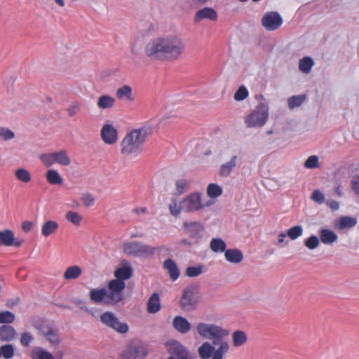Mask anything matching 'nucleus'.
<instances>
[{
	"label": "nucleus",
	"mask_w": 359,
	"mask_h": 359,
	"mask_svg": "<svg viewBox=\"0 0 359 359\" xmlns=\"http://www.w3.org/2000/svg\"><path fill=\"white\" fill-rule=\"evenodd\" d=\"M286 234L284 233H280L278 235V244H280L284 242Z\"/></svg>",
	"instance_id": "774afa93"
},
{
	"label": "nucleus",
	"mask_w": 359,
	"mask_h": 359,
	"mask_svg": "<svg viewBox=\"0 0 359 359\" xmlns=\"http://www.w3.org/2000/svg\"><path fill=\"white\" fill-rule=\"evenodd\" d=\"M125 287L124 281L111 280L108 284V290H107V304L113 305L122 301Z\"/></svg>",
	"instance_id": "1a4fd4ad"
},
{
	"label": "nucleus",
	"mask_w": 359,
	"mask_h": 359,
	"mask_svg": "<svg viewBox=\"0 0 359 359\" xmlns=\"http://www.w3.org/2000/svg\"><path fill=\"white\" fill-rule=\"evenodd\" d=\"M210 1L211 0H191L192 3L194 4L199 5V6L203 5Z\"/></svg>",
	"instance_id": "338daca9"
},
{
	"label": "nucleus",
	"mask_w": 359,
	"mask_h": 359,
	"mask_svg": "<svg viewBox=\"0 0 359 359\" xmlns=\"http://www.w3.org/2000/svg\"><path fill=\"white\" fill-rule=\"evenodd\" d=\"M210 247L214 252H225L226 245L222 238H215L211 240Z\"/></svg>",
	"instance_id": "4c0bfd02"
},
{
	"label": "nucleus",
	"mask_w": 359,
	"mask_h": 359,
	"mask_svg": "<svg viewBox=\"0 0 359 359\" xmlns=\"http://www.w3.org/2000/svg\"><path fill=\"white\" fill-rule=\"evenodd\" d=\"M304 167L308 169H313L319 167L318 157L317 156H309L304 164Z\"/></svg>",
	"instance_id": "5fc2aeb1"
},
{
	"label": "nucleus",
	"mask_w": 359,
	"mask_h": 359,
	"mask_svg": "<svg viewBox=\"0 0 359 359\" xmlns=\"http://www.w3.org/2000/svg\"><path fill=\"white\" fill-rule=\"evenodd\" d=\"M59 228L57 222L48 220L41 227V233L43 236L48 237L51 234L55 233Z\"/></svg>",
	"instance_id": "c85d7f7f"
},
{
	"label": "nucleus",
	"mask_w": 359,
	"mask_h": 359,
	"mask_svg": "<svg viewBox=\"0 0 359 359\" xmlns=\"http://www.w3.org/2000/svg\"><path fill=\"white\" fill-rule=\"evenodd\" d=\"M32 359H55L53 355L48 351L41 347H35L32 351Z\"/></svg>",
	"instance_id": "e433bc0d"
},
{
	"label": "nucleus",
	"mask_w": 359,
	"mask_h": 359,
	"mask_svg": "<svg viewBox=\"0 0 359 359\" xmlns=\"http://www.w3.org/2000/svg\"><path fill=\"white\" fill-rule=\"evenodd\" d=\"M199 304V297L197 290L193 285L184 288L180 300V306L182 310L186 312H191L196 310Z\"/></svg>",
	"instance_id": "20e7f679"
},
{
	"label": "nucleus",
	"mask_w": 359,
	"mask_h": 359,
	"mask_svg": "<svg viewBox=\"0 0 359 359\" xmlns=\"http://www.w3.org/2000/svg\"><path fill=\"white\" fill-rule=\"evenodd\" d=\"M352 189L355 194L359 196V175L351 181Z\"/></svg>",
	"instance_id": "680f3d73"
},
{
	"label": "nucleus",
	"mask_w": 359,
	"mask_h": 359,
	"mask_svg": "<svg viewBox=\"0 0 359 359\" xmlns=\"http://www.w3.org/2000/svg\"><path fill=\"white\" fill-rule=\"evenodd\" d=\"M32 325L39 331V334L45 337L54 327L45 322L33 320Z\"/></svg>",
	"instance_id": "7c9ffc66"
},
{
	"label": "nucleus",
	"mask_w": 359,
	"mask_h": 359,
	"mask_svg": "<svg viewBox=\"0 0 359 359\" xmlns=\"http://www.w3.org/2000/svg\"><path fill=\"white\" fill-rule=\"evenodd\" d=\"M208 19L210 20L215 21L217 19V13L216 11L210 7H205L198 10L194 17V22L198 23L201 20Z\"/></svg>",
	"instance_id": "f3484780"
},
{
	"label": "nucleus",
	"mask_w": 359,
	"mask_h": 359,
	"mask_svg": "<svg viewBox=\"0 0 359 359\" xmlns=\"http://www.w3.org/2000/svg\"><path fill=\"white\" fill-rule=\"evenodd\" d=\"M319 236L321 242L325 245H332L337 241L338 236L337 233L327 229H320Z\"/></svg>",
	"instance_id": "4be33fe9"
},
{
	"label": "nucleus",
	"mask_w": 359,
	"mask_h": 359,
	"mask_svg": "<svg viewBox=\"0 0 359 359\" xmlns=\"http://www.w3.org/2000/svg\"><path fill=\"white\" fill-rule=\"evenodd\" d=\"M182 228L184 234L194 243H199L203 236L205 226L203 223L197 221H185L183 222Z\"/></svg>",
	"instance_id": "f8f14e48"
},
{
	"label": "nucleus",
	"mask_w": 359,
	"mask_h": 359,
	"mask_svg": "<svg viewBox=\"0 0 359 359\" xmlns=\"http://www.w3.org/2000/svg\"><path fill=\"white\" fill-rule=\"evenodd\" d=\"M215 350L213 344L205 341L198 347V353L201 359H209L213 356Z\"/></svg>",
	"instance_id": "5701e85b"
},
{
	"label": "nucleus",
	"mask_w": 359,
	"mask_h": 359,
	"mask_svg": "<svg viewBox=\"0 0 359 359\" xmlns=\"http://www.w3.org/2000/svg\"><path fill=\"white\" fill-rule=\"evenodd\" d=\"M1 356L5 359H11L14 355V347L12 344H8L2 346L0 348Z\"/></svg>",
	"instance_id": "c03bdc74"
},
{
	"label": "nucleus",
	"mask_w": 359,
	"mask_h": 359,
	"mask_svg": "<svg viewBox=\"0 0 359 359\" xmlns=\"http://www.w3.org/2000/svg\"><path fill=\"white\" fill-rule=\"evenodd\" d=\"M90 298L95 303L107 304V290L104 288L93 289L90 292Z\"/></svg>",
	"instance_id": "a878e982"
},
{
	"label": "nucleus",
	"mask_w": 359,
	"mask_h": 359,
	"mask_svg": "<svg viewBox=\"0 0 359 359\" xmlns=\"http://www.w3.org/2000/svg\"><path fill=\"white\" fill-rule=\"evenodd\" d=\"M152 130L149 127H142L128 133L121 142V151L123 155H140L147 138Z\"/></svg>",
	"instance_id": "7ed1b4c3"
},
{
	"label": "nucleus",
	"mask_w": 359,
	"mask_h": 359,
	"mask_svg": "<svg viewBox=\"0 0 359 359\" xmlns=\"http://www.w3.org/2000/svg\"><path fill=\"white\" fill-rule=\"evenodd\" d=\"M116 96L120 100H126L128 102H133L135 100L133 88L129 85H123L117 88L116 91Z\"/></svg>",
	"instance_id": "6ab92c4d"
},
{
	"label": "nucleus",
	"mask_w": 359,
	"mask_h": 359,
	"mask_svg": "<svg viewBox=\"0 0 359 359\" xmlns=\"http://www.w3.org/2000/svg\"><path fill=\"white\" fill-rule=\"evenodd\" d=\"M357 224V219L354 217L349 216H344L339 218L336 226L340 230H343L347 228H351Z\"/></svg>",
	"instance_id": "cd10ccee"
},
{
	"label": "nucleus",
	"mask_w": 359,
	"mask_h": 359,
	"mask_svg": "<svg viewBox=\"0 0 359 359\" xmlns=\"http://www.w3.org/2000/svg\"><path fill=\"white\" fill-rule=\"evenodd\" d=\"M172 326L181 334L188 333L191 328V325L188 320L181 316H177L174 318Z\"/></svg>",
	"instance_id": "a211bd4d"
},
{
	"label": "nucleus",
	"mask_w": 359,
	"mask_h": 359,
	"mask_svg": "<svg viewBox=\"0 0 359 359\" xmlns=\"http://www.w3.org/2000/svg\"><path fill=\"white\" fill-rule=\"evenodd\" d=\"M161 309L160 296L157 292L153 293L149 297L147 304V312L151 314L156 313Z\"/></svg>",
	"instance_id": "412c9836"
},
{
	"label": "nucleus",
	"mask_w": 359,
	"mask_h": 359,
	"mask_svg": "<svg viewBox=\"0 0 359 359\" xmlns=\"http://www.w3.org/2000/svg\"><path fill=\"white\" fill-rule=\"evenodd\" d=\"M102 324L118 333L126 334L128 332V326L126 323L120 322L116 316L111 311H105L100 316Z\"/></svg>",
	"instance_id": "9b49d317"
},
{
	"label": "nucleus",
	"mask_w": 359,
	"mask_h": 359,
	"mask_svg": "<svg viewBox=\"0 0 359 359\" xmlns=\"http://www.w3.org/2000/svg\"><path fill=\"white\" fill-rule=\"evenodd\" d=\"M186 50L184 40L177 34H168L150 40L144 48L145 55L152 60L175 62Z\"/></svg>",
	"instance_id": "f257e3e1"
},
{
	"label": "nucleus",
	"mask_w": 359,
	"mask_h": 359,
	"mask_svg": "<svg viewBox=\"0 0 359 359\" xmlns=\"http://www.w3.org/2000/svg\"><path fill=\"white\" fill-rule=\"evenodd\" d=\"M81 200L83 204L88 207L92 206L95 203V198L89 193L84 194L81 197Z\"/></svg>",
	"instance_id": "13d9d810"
},
{
	"label": "nucleus",
	"mask_w": 359,
	"mask_h": 359,
	"mask_svg": "<svg viewBox=\"0 0 359 359\" xmlns=\"http://www.w3.org/2000/svg\"><path fill=\"white\" fill-rule=\"evenodd\" d=\"M114 275L116 276L115 280L124 281L132 276L133 269L130 266H122L116 270Z\"/></svg>",
	"instance_id": "2f4dec72"
},
{
	"label": "nucleus",
	"mask_w": 359,
	"mask_h": 359,
	"mask_svg": "<svg viewBox=\"0 0 359 359\" xmlns=\"http://www.w3.org/2000/svg\"><path fill=\"white\" fill-rule=\"evenodd\" d=\"M327 204L333 210H337L339 208V203L336 201H327Z\"/></svg>",
	"instance_id": "0e129e2a"
},
{
	"label": "nucleus",
	"mask_w": 359,
	"mask_h": 359,
	"mask_svg": "<svg viewBox=\"0 0 359 359\" xmlns=\"http://www.w3.org/2000/svg\"><path fill=\"white\" fill-rule=\"evenodd\" d=\"M306 98V95L301 94L298 95H293L288 98V107L290 109H294L296 107H300Z\"/></svg>",
	"instance_id": "58836bf2"
},
{
	"label": "nucleus",
	"mask_w": 359,
	"mask_h": 359,
	"mask_svg": "<svg viewBox=\"0 0 359 359\" xmlns=\"http://www.w3.org/2000/svg\"><path fill=\"white\" fill-rule=\"evenodd\" d=\"M80 110H81V104L79 102H73L67 109V111L68 116L69 117H72V116H75Z\"/></svg>",
	"instance_id": "4d7b16f0"
},
{
	"label": "nucleus",
	"mask_w": 359,
	"mask_h": 359,
	"mask_svg": "<svg viewBox=\"0 0 359 359\" xmlns=\"http://www.w3.org/2000/svg\"><path fill=\"white\" fill-rule=\"evenodd\" d=\"M102 140L107 144H114L118 140V131L111 124H104L101 129Z\"/></svg>",
	"instance_id": "dca6fc26"
},
{
	"label": "nucleus",
	"mask_w": 359,
	"mask_h": 359,
	"mask_svg": "<svg viewBox=\"0 0 359 359\" xmlns=\"http://www.w3.org/2000/svg\"><path fill=\"white\" fill-rule=\"evenodd\" d=\"M15 177L18 181L25 184H27L32 180L30 172L25 168H18L15 170Z\"/></svg>",
	"instance_id": "c9c22d12"
},
{
	"label": "nucleus",
	"mask_w": 359,
	"mask_h": 359,
	"mask_svg": "<svg viewBox=\"0 0 359 359\" xmlns=\"http://www.w3.org/2000/svg\"><path fill=\"white\" fill-rule=\"evenodd\" d=\"M205 266L199 264L196 266H189L187 268L185 274L191 278H194L200 276L204 272Z\"/></svg>",
	"instance_id": "a19ab883"
},
{
	"label": "nucleus",
	"mask_w": 359,
	"mask_h": 359,
	"mask_svg": "<svg viewBox=\"0 0 359 359\" xmlns=\"http://www.w3.org/2000/svg\"><path fill=\"white\" fill-rule=\"evenodd\" d=\"M163 267L169 273L172 280H176L180 276V270L176 263L171 259H167L163 264Z\"/></svg>",
	"instance_id": "b1692460"
},
{
	"label": "nucleus",
	"mask_w": 359,
	"mask_h": 359,
	"mask_svg": "<svg viewBox=\"0 0 359 359\" xmlns=\"http://www.w3.org/2000/svg\"><path fill=\"white\" fill-rule=\"evenodd\" d=\"M39 159L47 168L52 166L55 163L62 166H69L71 164L70 157L65 149L52 153L41 154L39 156Z\"/></svg>",
	"instance_id": "0eeeda50"
},
{
	"label": "nucleus",
	"mask_w": 359,
	"mask_h": 359,
	"mask_svg": "<svg viewBox=\"0 0 359 359\" xmlns=\"http://www.w3.org/2000/svg\"><path fill=\"white\" fill-rule=\"evenodd\" d=\"M17 335V332L13 327L8 325L0 326V341L9 342L13 340Z\"/></svg>",
	"instance_id": "aec40b11"
},
{
	"label": "nucleus",
	"mask_w": 359,
	"mask_h": 359,
	"mask_svg": "<svg viewBox=\"0 0 359 359\" xmlns=\"http://www.w3.org/2000/svg\"><path fill=\"white\" fill-rule=\"evenodd\" d=\"M237 156L233 155L231 160L223 163L219 170V175L222 177H228L237 165Z\"/></svg>",
	"instance_id": "393cba45"
},
{
	"label": "nucleus",
	"mask_w": 359,
	"mask_h": 359,
	"mask_svg": "<svg viewBox=\"0 0 359 359\" xmlns=\"http://www.w3.org/2000/svg\"><path fill=\"white\" fill-rule=\"evenodd\" d=\"M148 354L147 346L138 340L130 341L121 354L123 359H144Z\"/></svg>",
	"instance_id": "6e6552de"
},
{
	"label": "nucleus",
	"mask_w": 359,
	"mask_h": 359,
	"mask_svg": "<svg viewBox=\"0 0 359 359\" xmlns=\"http://www.w3.org/2000/svg\"><path fill=\"white\" fill-rule=\"evenodd\" d=\"M34 339V336L30 332H25L21 334L20 341L22 346L28 347Z\"/></svg>",
	"instance_id": "3c124183"
},
{
	"label": "nucleus",
	"mask_w": 359,
	"mask_h": 359,
	"mask_svg": "<svg viewBox=\"0 0 359 359\" xmlns=\"http://www.w3.org/2000/svg\"><path fill=\"white\" fill-rule=\"evenodd\" d=\"M303 233V229L302 226L297 225L292 226L287 231V235L292 240H295L299 236H301Z\"/></svg>",
	"instance_id": "de8ad7c7"
},
{
	"label": "nucleus",
	"mask_w": 359,
	"mask_h": 359,
	"mask_svg": "<svg viewBox=\"0 0 359 359\" xmlns=\"http://www.w3.org/2000/svg\"><path fill=\"white\" fill-rule=\"evenodd\" d=\"M115 104V99L107 95L100 96L97 102L98 108L105 109L112 108Z\"/></svg>",
	"instance_id": "72a5a7b5"
},
{
	"label": "nucleus",
	"mask_w": 359,
	"mask_h": 359,
	"mask_svg": "<svg viewBox=\"0 0 359 359\" xmlns=\"http://www.w3.org/2000/svg\"><path fill=\"white\" fill-rule=\"evenodd\" d=\"M66 219L74 225H79L82 217L76 212L69 211L66 214Z\"/></svg>",
	"instance_id": "8fccbe9b"
},
{
	"label": "nucleus",
	"mask_w": 359,
	"mask_h": 359,
	"mask_svg": "<svg viewBox=\"0 0 359 359\" xmlns=\"http://www.w3.org/2000/svg\"><path fill=\"white\" fill-rule=\"evenodd\" d=\"M311 199L318 203H323L325 201V196L319 190H315L312 193Z\"/></svg>",
	"instance_id": "bf43d9fd"
},
{
	"label": "nucleus",
	"mask_w": 359,
	"mask_h": 359,
	"mask_svg": "<svg viewBox=\"0 0 359 359\" xmlns=\"http://www.w3.org/2000/svg\"><path fill=\"white\" fill-rule=\"evenodd\" d=\"M201 192H194L189 194L181 201V208L185 212H194L206 207L208 204L202 202Z\"/></svg>",
	"instance_id": "9d476101"
},
{
	"label": "nucleus",
	"mask_w": 359,
	"mask_h": 359,
	"mask_svg": "<svg viewBox=\"0 0 359 359\" xmlns=\"http://www.w3.org/2000/svg\"><path fill=\"white\" fill-rule=\"evenodd\" d=\"M198 334L204 339H212V344L218 346L214 352L212 359H224V355L229 351V345L224 337L229 334V332L212 323H199L196 325Z\"/></svg>",
	"instance_id": "f03ea898"
},
{
	"label": "nucleus",
	"mask_w": 359,
	"mask_h": 359,
	"mask_svg": "<svg viewBox=\"0 0 359 359\" xmlns=\"http://www.w3.org/2000/svg\"><path fill=\"white\" fill-rule=\"evenodd\" d=\"M304 245L309 250H314L320 245V241L317 236L312 235L304 241Z\"/></svg>",
	"instance_id": "a18cd8bd"
},
{
	"label": "nucleus",
	"mask_w": 359,
	"mask_h": 359,
	"mask_svg": "<svg viewBox=\"0 0 359 359\" xmlns=\"http://www.w3.org/2000/svg\"><path fill=\"white\" fill-rule=\"evenodd\" d=\"M249 93L245 86H241L235 93L233 98L236 101H242L248 97Z\"/></svg>",
	"instance_id": "864d4df0"
},
{
	"label": "nucleus",
	"mask_w": 359,
	"mask_h": 359,
	"mask_svg": "<svg viewBox=\"0 0 359 359\" xmlns=\"http://www.w3.org/2000/svg\"><path fill=\"white\" fill-rule=\"evenodd\" d=\"M180 243L181 245L186 248H191L194 245L198 244V243H194V241L191 240L189 237L188 238H182L180 240Z\"/></svg>",
	"instance_id": "052dcab7"
},
{
	"label": "nucleus",
	"mask_w": 359,
	"mask_h": 359,
	"mask_svg": "<svg viewBox=\"0 0 359 359\" xmlns=\"http://www.w3.org/2000/svg\"><path fill=\"white\" fill-rule=\"evenodd\" d=\"M225 259L233 264H238L243 259V255L240 250L229 249L225 251Z\"/></svg>",
	"instance_id": "bb28decb"
},
{
	"label": "nucleus",
	"mask_w": 359,
	"mask_h": 359,
	"mask_svg": "<svg viewBox=\"0 0 359 359\" xmlns=\"http://www.w3.org/2000/svg\"><path fill=\"white\" fill-rule=\"evenodd\" d=\"M20 302V299L18 298L16 299H10L6 303V306L8 307H13V306L15 305H17L18 304H19Z\"/></svg>",
	"instance_id": "69168bd1"
},
{
	"label": "nucleus",
	"mask_w": 359,
	"mask_h": 359,
	"mask_svg": "<svg viewBox=\"0 0 359 359\" xmlns=\"http://www.w3.org/2000/svg\"><path fill=\"white\" fill-rule=\"evenodd\" d=\"M168 351L176 355L178 359H193V356L180 342L176 340L168 341L166 344Z\"/></svg>",
	"instance_id": "4468645a"
},
{
	"label": "nucleus",
	"mask_w": 359,
	"mask_h": 359,
	"mask_svg": "<svg viewBox=\"0 0 359 359\" xmlns=\"http://www.w3.org/2000/svg\"><path fill=\"white\" fill-rule=\"evenodd\" d=\"M24 243V240L15 238L14 233L9 229L0 231V245L4 246L20 247Z\"/></svg>",
	"instance_id": "2eb2a0df"
},
{
	"label": "nucleus",
	"mask_w": 359,
	"mask_h": 359,
	"mask_svg": "<svg viewBox=\"0 0 359 359\" xmlns=\"http://www.w3.org/2000/svg\"><path fill=\"white\" fill-rule=\"evenodd\" d=\"M169 210L170 214L174 217H177L180 215L182 210L181 208V202L180 204L177 203V201L176 198H172L171 203L169 205Z\"/></svg>",
	"instance_id": "09e8293b"
},
{
	"label": "nucleus",
	"mask_w": 359,
	"mask_h": 359,
	"mask_svg": "<svg viewBox=\"0 0 359 359\" xmlns=\"http://www.w3.org/2000/svg\"><path fill=\"white\" fill-rule=\"evenodd\" d=\"M189 184V182L187 180L181 179L177 180L175 183L177 194L180 195L185 192L188 189Z\"/></svg>",
	"instance_id": "603ef678"
},
{
	"label": "nucleus",
	"mask_w": 359,
	"mask_h": 359,
	"mask_svg": "<svg viewBox=\"0 0 359 359\" xmlns=\"http://www.w3.org/2000/svg\"><path fill=\"white\" fill-rule=\"evenodd\" d=\"M232 341L235 347L243 346L248 341V335L242 330H236L232 334Z\"/></svg>",
	"instance_id": "c756f323"
},
{
	"label": "nucleus",
	"mask_w": 359,
	"mask_h": 359,
	"mask_svg": "<svg viewBox=\"0 0 359 359\" xmlns=\"http://www.w3.org/2000/svg\"><path fill=\"white\" fill-rule=\"evenodd\" d=\"M49 341L50 345H57L60 343V337L58 331L56 328H53L45 337Z\"/></svg>",
	"instance_id": "49530a36"
},
{
	"label": "nucleus",
	"mask_w": 359,
	"mask_h": 359,
	"mask_svg": "<svg viewBox=\"0 0 359 359\" xmlns=\"http://www.w3.org/2000/svg\"><path fill=\"white\" fill-rule=\"evenodd\" d=\"M269 117L268 105L264 102L259 103L256 109L245 118L248 127L256 128L263 126Z\"/></svg>",
	"instance_id": "39448f33"
},
{
	"label": "nucleus",
	"mask_w": 359,
	"mask_h": 359,
	"mask_svg": "<svg viewBox=\"0 0 359 359\" xmlns=\"http://www.w3.org/2000/svg\"><path fill=\"white\" fill-rule=\"evenodd\" d=\"M283 24V18L277 12H269L264 15L262 20V26L268 31H274Z\"/></svg>",
	"instance_id": "ddd939ff"
},
{
	"label": "nucleus",
	"mask_w": 359,
	"mask_h": 359,
	"mask_svg": "<svg viewBox=\"0 0 359 359\" xmlns=\"http://www.w3.org/2000/svg\"><path fill=\"white\" fill-rule=\"evenodd\" d=\"M123 250L128 255L149 257L156 252L157 248L139 242H126L123 245Z\"/></svg>",
	"instance_id": "423d86ee"
},
{
	"label": "nucleus",
	"mask_w": 359,
	"mask_h": 359,
	"mask_svg": "<svg viewBox=\"0 0 359 359\" xmlns=\"http://www.w3.org/2000/svg\"><path fill=\"white\" fill-rule=\"evenodd\" d=\"M33 227V223L30 221H25L22 224V229L24 232L28 233L29 232Z\"/></svg>",
	"instance_id": "e2e57ef3"
},
{
	"label": "nucleus",
	"mask_w": 359,
	"mask_h": 359,
	"mask_svg": "<svg viewBox=\"0 0 359 359\" xmlns=\"http://www.w3.org/2000/svg\"><path fill=\"white\" fill-rule=\"evenodd\" d=\"M207 194L210 198H217L222 195V189L216 184H210L207 188Z\"/></svg>",
	"instance_id": "79ce46f5"
},
{
	"label": "nucleus",
	"mask_w": 359,
	"mask_h": 359,
	"mask_svg": "<svg viewBox=\"0 0 359 359\" xmlns=\"http://www.w3.org/2000/svg\"><path fill=\"white\" fill-rule=\"evenodd\" d=\"M46 177L48 182L52 185H60L63 182V179L55 170H48L46 173Z\"/></svg>",
	"instance_id": "473e14b6"
},
{
	"label": "nucleus",
	"mask_w": 359,
	"mask_h": 359,
	"mask_svg": "<svg viewBox=\"0 0 359 359\" xmlns=\"http://www.w3.org/2000/svg\"><path fill=\"white\" fill-rule=\"evenodd\" d=\"M314 65L313 59L310 57H304L299 60V69L306 74L311 72L312 67Z\"/></svg>",
	"instance_id": "ea45409f"
},
{
	"label": "nucleus",
	"mask_w": 359,
	"mask_h": 359,
	"mask_svg": "<svg viewBox=\"0 0 359 359\" xmlns=\"http://www.w3.org/2000/svg\"><path fill=\"white\" fill-rule=\"evenodd\" d=\"M82 273L81 268L79 266H72L68 267L64 273V278L66 280H73L78 278Z\"/></svg>",
	"instance_id": "f704fd0d"
},
{
	"label": "nucleus",
	"mask_w": 359,
	"mask_h": 359,
	"mask_svg": "<svg viewBox=\"0 0 359 359\" xmlns=\"http://www.w3.org/2000/svg\"><path fill=\"white\" fill-rule=\"evenodd\" d=\"M15 319V314L9 311L0 312V324H10Z\"/></svg>",
	"instance_id": "37998d69"
},
{
	"label": "nucleus",
	"mask_w": 359,
	"mask_h": 359,
	"mask_svg": "<svg viewBox=\"0 0 359 359\" xmlns=\"http://www.w3.org/2000/svg\"><path fill=\"white\" fill-rule=\"evenodd\" d=\"M0 137L4 140L8 141L13 139L15 137V134L8 128H1L0 129Z\"/></svg>",
	"instance_id": "6e6d98bb"
}]
</instances>
